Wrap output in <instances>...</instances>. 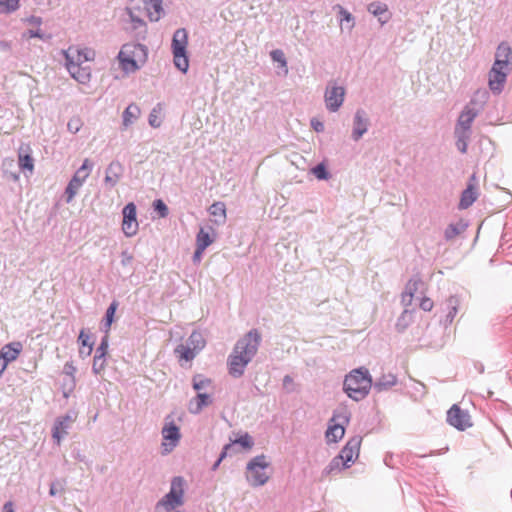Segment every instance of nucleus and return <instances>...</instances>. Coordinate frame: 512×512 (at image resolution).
<instances>
[{
	"instance_id": "f257e3e1",
	"label": "nucleus",
	"mask_w": 512,
	"mask_h": 512,
	"mask_svg": "<svg viewBox=\"0 0 512 512\" xmlns=\"http://www.w3.org/2000/svg\"><path fill=\"white\" fill-rule=\"evenodd\" d=\"M261 334L257 329H251L237 340L227 359L229 374L234 378L244 375L247 365L258 352Z\"/></svg>"
},
{
	"instance_id": "f03ea898",
	"label": "nucleus",
	"mask_w": 512,
	"mask_h": 512,
	"mask_svg": "<svg viewBox=\"0 0 512 512\" xmlns=\"http://www.w3.org/2000/svg\"><path fill=\"white\" fill-rule=\"evenodd\" d=\"M65 66L71 75L79 83L85 84L90 80V70L83 63L94 59V51L88 48L77 49L69 47L63 51Z\"/></svg>"
},
{
	"instance_id": "7ed1b4c3",
	"label": "nucleus",
	"mask_w": 512,
	"mask_h": 512,
	"mask_svg": "<svg viewBox=\"0 0 512 512\" xmlns=\"http://www.w3.org/2000/svg\"><path fill=\"white\" fill-rule=\"evenodd\" d=\"M372 388V378L366 368H358L346 375L343 390L351 399L360 401L364 399Z\"/></svg>"
},
{
	"instance_id": "20e7f679",
	"label": "nucleus",
	"mask_w": 512,
	"mask_h": 512,
	"mask_svg": "<svg viewBox=\"0 0 512 512\" xmlns=\"http://www.w3.org/2000/svg\"><path fill=\"white\" fill-rule=\"evenodd\" d=\"M147 57V48L140 43H126L119 53L118 60L121 69L126 73H132L139 69L138 61H144Z\"/></svg>"
},
{
	"instance_id": "39448f33",
	"label": "nucleus",
	"mask_w": 512,
	"mask_h": 512,
	"mask_svg": "<svg viewBox=\"0 0 512 512\" xmlns=\"http://www.w3.org/2000/svg\"><path fill=\"white\" fill-rule=\"evenodd\" d=\"M186 481L182 476H176L171 480L169 492L156 504V510L170 512L184 505V492Z\"/></svg>"
},
{
	"instance_id": "423d86ee",
	"label": "nucleus",
	"mask_w": 512,
	"mask_h": 512,
	"mask_svg": "<svg viewBox=\"0 0 512 512\" xmlns=\"http://www.w3.org/2000/svg\"><path fill=\"white\" fill-rule=\"evenodd\" d=\"M268 457L264 454L257 455L249 460L246 465L245 477L252 487L264 486L269 481L266 469L270 466Z\"/></svg>"
},
{
	"instance_id": "0eeeda50",
	"label": "nucleus",
	"mask_w": 512,
	"mask_h": 512,
	"mask_svg": "<svg viewBox=\"0 0 512 512\" xmlns=\"http://www.w3.org/2000/svg\"><path fill=\"white\" fill-rule=\"evenodd\" d=\"M188 34L186 29H177L172 38V53L175 67L183 73L189 68V59L187 56Z\"/></svg>"
},
{
	"instance_id": "6e6552de",
	"label": "nucleus",
	"mask_w": 512,
	"mask_h": 512,
	"mask_svg": "<svg viewBox=\"0 0 512 512\" xmlns=\"http://www.w3.org/2000/svg\"><path fill=\"white\" fill-rule=\"evenodd\" d=\"M206 345V341L199 331H193L186 345L180 344L176 347L175 353L179 354L181 359L191 361L195 358L198 352H200Z\"/></svg>"
},
{
	"instance_id": "1a4fd4ad",
	"label": "nucleus",
	"mask_w": 512,
	"mask_h": 512,
	"mask_svg": "<svg viewBox=\"0 0 512 512\" xmlns=\"http://www.w3.org/2000/svg\"><path fill=\"white\" fill-rule=\"evenodd\" d=\"M161 434L163 437V442L161 444L162 454L167 455L179 444L181 439L180 429L173 420H169V417H167Z\"/></svg>"
},
{
	"instance_id": "9d476101",
	"label": "nucleus",
	"mask_w": 512,
	"mask_h": 512,
	"mask_svg": "<svg viewBox=\"0 0 512 512\" xmlns=\"http://www.w3.org/2000/svg\"><path fill=\"white\" fill-rule=\"evenodd\" d=\"M345 99V88L330 82L324 94V101L328 111L337 112L343 105Z\"/></svg>"
},
{
	"instance_id": "9b49d317",
	"label": "nucleus",
	"mask_w": 512,
	"mask_h": 512,
	"mask_svg": "<svg viewBox=\"0 0 512 512\" xmlns=\"http://www.w3.org/2000/svg\"><path fill=\"white\" fill-rule=\"evenodd\" d=\"M447 422L460 431L472 426L471 416L468 411L454 404L447 412Z\"/></svg>"
},
{
	"instance_id": "f8f14e48",
	"label": "nucleus",
	"mask_w": 512,
	"mask_h": 512,
	"mask_svg": "<svg viewBox=\"0 0 512 512\" xmlns=\"http://www.w3.org/2000/svg\"><path fill=\"white\" fill-rule=\"evenodd\" d=\"M122 230L125 236L133 237L137 234L139 224L136 218V205L133 202L126 204L122 210Z\"/></svg>"
},
{
	"instance_id": "ddd939ff",
	"label": "nucleus",
	"mask_w": 512,
	"mask_h": 512,
	"mask_svg": "<svg viewBox=\"0 0 512 512\" xmlns=\"http://www.w3.org/2000/svg\"><path fill=\"white\" fill-rule=\"evenodd\" d=\"M511 70L512 69H510V68L504 69L502 67H497V66L492 65V68L489 71L488 84H489L490 90L494 94L498 95L503 91L504 85L507 80V76Z\"/></svg>"
},
{
	"instance_id": "4468645a",
	"label": "nucleus",
	"mask_w": 512,
	"mask_h": 512,
	"mask_svg": "<svg viewBox=\"0 0 512 512\" xmlns=\"http://www.w3.org/2000/svg\"><path fill=\"white\" fill-rule=\"evenodd\" d=\"M75 415L67 413L66 415L58 417L52 429V437L57 445H60L61 440L68 434L72 423L75 421Z\"/></svg>"
},
{
	"instance_id": "2eb2a0df",
	"label": "nucleus",
	"mask_w": 512,
	"mask_h": 512,
	"mask_svg": "<svg viewBox=\"0 0 512 512\" xmlns=\"http://www.w3.org/2000/svg\"><path fill=\"white\" fill-rule=\"evenodd\" d=\"M370 125V120L367 116V113L363 109L356 110L353 117V127L351 138L357 142L359 141L364 134L367 133Z\"/></svg>"
},
{
	"instance_id": "dca6fc26",
	"label": "nucleus",
	"mask_w": 512,
	"mask_h": 512,
	"mask_svg": "<svg viewBox=\"0 0 512 512\" xmlns=\"http://www.w3.org/2000/svg\"><path fill=\"white\" fill-rule=\"evenodd\" d=\"M493 66L512 69V49L507 42L498 45Z\"/></svg>"
},
{
	"instance_id": "f3484780",
	"label": "nucleus",
	"mask_w": 512,
	"mask_h": 512,
	"mask_svg": "<svg viewBox=\"0 0 512 512\" xmlns=\"http://www.w3.org/2000/svg\"><path fill=\"white\" fill-rule=\"evenodd\" d=\"M362 438L360 436H354L348 440L346 445L342 448L339 456L349 466L354 461V458L358 457Z\"/></svg>"
},
{
	"instance_id": "a211bd4d",
	"label": "nucleus",
	"mask_w": 512,
	"mask_h": 512,
	"mask_svg": "<svg viewBox=\"0 0 512 512\" xmlns=\"http://www.w3.org/2000/svg\"><path fill=\"white\" fill-rule=\"evenodd\" d=\"M93 168V163L89 159H85L82 165L77 169L69 184L77 189L84 184L85 180L90 175Z\"/></svg>"
},
{
	"instance_id": "6ab92c4d",
	"label": "nucleus",
	"mask_w": 512,
	"mask_h": 512,
	"mask_svg": "<svg viewBox=\"0 0 512 512\" xmlns=\"http://www.w3.org/2000/svg\"><path fill=\"white\" fill-rule=\"evenodd\" d=\"M477 114V110L470 106H465V108L462 110L458 118L455 129L471 132V125L474 119L476 118Z\"/></svg>"
},
{
	"instance_id": "aec40b11",
	"label": "nucleus",
	"mask_w": 512,
	"mask_h": 512,
	"mask_svg": "<svg viewBox=\"0 0 512 512\" xmlns=\"http://www.w3.org/2000/svg\"><path fill=\"white\" fill-rule=\"evenodd\" d=\"M123 174V167L119 161H112L106 168L104 182L113 188Z\"/></svg>"
},
{
	"instance_id": "412c9836",
	"label": "nucleus",
	"mask_w": 512,
	"mask_h": 512,
	"mask_svg": "<svg viewBox=\"0 0 512 512\" xmlns=\"http://www.w3.org/2000/svg\"><path fill=\"white\" fill-rule=\"evenodd\" d=\"M213 403L212 395L199 392L189 403V411L192 414H199L203 408Z\"/></svg>"
},
{
	"instance_id": "4be33fe9",
	"label": "nucleus",
	"mask_w": 512,
	"mask_h": 512,
	"mask_svg": "<svg viewBox=\"0 0 512 512\" xmlns=\"http://www.w3.org/2000/svg\"><path fill=\"white\" fill-rule=\"evenodd\" d=\"M23 346L20 342H11L4 345L0 350V358L7 364L17 359Z\"/></svg>"
},
{
	"instance_id": "5701e85b",
	"label": "nucleus",
	"mask_w": 512,
	"mask_h": 512,
	"mask_svg": "<svg viewBox=\"0 0 512 512\" xmlns=\"http://www.w3.org/2000/svg\"><path fill=\"white\" fill-rule=\"evenodd\" d=\"M397 384V377L392 373L383 374L375 382L372 381V388L380 393L387 391Z\"/></svg>"
},
{
	"instance_id": "b1692460",
	"label": "nucleus",
	"mask_w": 512,
	"mask_h": 512,
	"mask_svg": "<svg viewBox=\"0 0 512 512\" xmlns=\"http://www.w3.org/2000/svg\"><path fill=\"white\" fill-rule=\"evenodd\" d=\"M141 110L135 103L129 104L122 114V125L124 128H128L136 122L140 117Z\"/></svg>"
},
{
	"instance_id": "393cba45",
	"label": "nucleus",
	"mask_w": 512,
	"mask_h": 512,
	"mask_svg": "<svg viewBox=\"0 0 512 512\" xmlns=\"http://www.w3.org/2000/svg\"><path fill=\"white\" fill-rule=\"evenodd\" d=\"M215 232L212 227H201L196 235V246L206 249L214 242Z\"/></svg>"
},
{
	"instance_id": "a878e982",
	"label": "nucleus",
	"mask_w": 512,
	"mask_h": 512,
	"mask_svg": "<svg viewBox=\"0 0 512 512\" xmlns=\"http://www.w3.org/2000/svg\"><path fill=\"white\" fill-rule=\"evenodd\" d=\"M368 11L374 16L378 17V20L381 24H385L390 18L387 5L381 2L370 3L368 5Z\"/></svg>"
},
{
	"instance_id": "bb28decb",
	"label": "nucleus",
	"mask_w": 512,
	"mask_h": 512,
	"mask_svg": "<svg viewBox=\"0 0 512 512\" xmlns=\"http://www.w3.org/2000/svg\"><path fill=\"white\" fill-rule=\"evenodd\" d=\"M18 164L19 168L25 172L26 170L29 171L30 174H32L34 170V160L30 154V148L27 147V151L24 152V150L21 148L18 155Z\"/></svg>"
},
{
	"instance_id": "cd10ccee",
	"label": "nucleus",
	"mask_w": 512,
	"mask_h": 512,
	"mask_svg": "<svg viewBox=\"0 0 512 512\" xmlns=\"http://www.w3.org/2000/svg\"><path fill=\"white\" fill-rule=\"evenodd\" d=\"M477 199V191L476 188L472 185H469L461 194L459 208L467 209L470 207Z\"/></svg>"
},
{
	"instance_id": "c85d7f7f",
	"label": "nucleus",
	"mask_w": 512,
	"mask_h": 512,
	"mask_svg": "<svg viewBox=\"0 0 512 512\" xmlns=\"http://www.w3.org/2000/svg\"><path fill=\"white\" fill-rule=\"evenodd\" d=\"M459 304H460V301L457 296H450L446 300V303H445V307L447 310L446 319H445L446 324H451L453 322L455 316L458 313Z\"/></svg>"
},
{
	"instance_id": "c756f323",
	"label": "nucleus",
	"mask_w": 512,
	"mask_h": 512,
	"mask_svg": "<svg viewBox=\"0 0 512 512\" xmlns=\"http://www.w3.org/2000/svg\"><path fill=\"white\" fill-rule=\"evenodd\" d=\"M163 12L162 0H149L147 4V14L150 21H158Z\"/></svg>"
},
{
	"instance_id": "7c9ffc66",
	"label": "nucleus",
	"mask_w": 512,
	"mask_h": 512,
	"mask_svg": "<svg viewBox=\"0 0 512 512\" xmlns=\"http://www.w3.org/2000/svg\"><path fill=\"white\" fill-rule=\"evenodd\" d=\"M344 434V426L342 424H334L328 427L326 431V438L328 442H337L343 438Z\"/></svg>"
},
{
	"instance_id": "2f4dec72",
	"label": "nucleus",
	"mask_w": 512,
	"mask_h": 512,
	"mask_svg": "<svg viewBox=\"0 0 512 512\" xmlns=\"http://www.w3.org/2000/svg\"><path fill=\"white\" fill-rule=\"evenodd\" d=\"M470 136L471 132L455 129L456 147L461 153L467 152L468 141L470 139Z\"/></svg>"
},
{
	"instance_id": "473e14b6",
	"label": "nucleus",
	"mask_w": 512,
	"mask_h": 512,
	"mask_svg": "<svg viewBox=\"0 0 512 512\" xmlns=\"http://www.w3.org/2000/svg\"><path fill=\"white\" fill-rule=\"evenodd\" d=\"M192 386L193 389L199 393L210 388L212 386V380L201 374H197L192 378Z\"/></svg>"
},
{
	"instance_id": "72a5a7b5",
	"label": "nucleus",
	"mask_w": 512,
	"mask_h": 512,
	"mask_svg": "<svg viewBox=\"0 0 512 512\" xmlns=\"http://www.w3.org/2000/svg\"><path fill=\"white\" fill-rule=\"evenodd\" d=\"M348 467L349 465L344 460H342V458L339 455H337L330 461L328 466L325 468L324 472L326 474H331L333 472H339L342 469Z\"/></svg>"
},
{
	"instance_id": "f704fd0d",
	"label": "nucleus",
	"mask_w": 512,
	"mask_h": 512,
	"mask_svg": "<svg viewBox=\"0 0 512 512\" xmlns=\"http://www.w3.org/2000/svg\"><path fill=\"white\" fill-rule=\"evenodd\" d=\"M63 372L66 376L69 377V381L65 383L66 386L69 387V390H73L76 386V379H75V373H76V367L74 366L73 362H66L63 368Z\"/></svg>"
},
{
	"instance_id": "c9c22d12",
	"label": "nucleus",
	"mask_w": 512,
	"mask_h": 512,
	"mask_svg": "<svg viewBox=\"0 0 512 512\" xmlns=\"http://www.w3.org/2000/svg\"><path fill=\"white\" fill-rule=\"evenodd\" d=\"M117 307H118V302L114 300L111 302V304L108 306V308L106 310L105 317H104V324H103V328L106 332L111 327Z\"/></svg>"
},
{
	"instance_id": "e433bc0d",
	"label": "nucleus",
	"mask_w": 512,
	"mask_h": 512,
	"mask_svg": "<svg viewBox=\"0 0 512 512\" xmlns=\"http://www.w3.org/2000/svg\"><path fill=\"white\" fill-rule=\"evenodd\" d=\"M230 444H233V450H235V445H240L243 449L249 450L253 447L254 441L248 433H244L239 438L233 440Z\"/></svg>"
},
{
	"instance_id": "4c0bfd02",
	"label": "nucleus",
	"mask_w": 512,
	"mask_h": 512,
	"mask_svg": "<svg viewBox=\"0 0 512 512\" xmlns=\"http://www.w3.org/2000/svg\"><path fill=\"white\" fill-rule=\"evenodd\" d=\"M90 334L87 333L84 329L80 331L78 336V342L82 347H87V351L85 352V356H89L93 350V342H91Z\"/></svg>"
},
{
	"instance_id": "58836bf2",
	"label": "nucleus",
	"mask_w": 512,
	"mask_h": 512,
	"mask_svg": "<svg viewBox=\"0 0 512 512\" xmlns=\"http://www.w3.org/2000/svg\"><path fill=\"white\" fill-rule=\"evenodd\" d=\"M19 7V0H0V13H12L18 10Z\"/></svg>"
},
{
	"instance_id": "ea45409f",
	"label": "nucleus",
	"mask_w": 512,
	"mask_h": 512,
	"mask_svg": "<svg viewBox=\"0 0 512 512\" xmlns=\"http://www.w3.org/2000/svg\"><path fill=\"white\" fill-rule=\"evenodd\" d=\"M410 321H411V313L408 310H404L396 322L397 331L403 332L408 327Z\"/></svg>"
},
{
	"instance_id": "a19ab883",
	"label": "nucleus",
	"mask_w": 512,
	"mask_h": 512,
	"mask_svg": "<svg viewBox=\"0 0 512 512\" xmlns=\"http://www.w3.org/2000/svg\"><path fill=\"white\" fill-rule=\"evenodd\" d=\"M160 111H161V108L158 105L157 107H154L149 114L148 122H149V125L153 128H158L161 125Z\"/></svg>"
},
{
	"instance_id": "79ce46f5",
	"label": "nucleus",
	"mask_w": 512,
	"mask_h": 512,
	"mask_svg": "<svg viewBox=\"0 0 512 512\" xmlns=\"http://www.w3.org/2000/svg\"><path fill=\"white\" fill-rule=\"evenodd\" d=\"M312 172L313 174L315 175V177L319 180H327L329 178V173L325 167V165L323 163H319L317 164L313 169H312Z\"/></svg>"
},
{
	"instance_id": "37998d69",
	"label": "nucleus",
	"mask_w": 512,
	"mask_h": 512,
	"mask_svg": "<svg viewBox=\"0 0 512 512\" xmlns=\"http://www.w3.org/2000/svg\"><path fill=\"white\" fill-rule=\"evenodd\" d=\"M461 233V228L457 224H449L444 232L446 240H452Z\"/></svg>"
},
{
	"instance_id": "c03bdc74",
	"label": "nucleus",
	"mask_w": 512,
	"mask_h": 512,
	"mask_svg": "<svg viewBox=\"0 0 512 512\" xmlns=\"http://www.w3.org/2000/svg\"><path fill=\"white\" fill-rule=\"evenodd\" d=\"M421 284V280L419 278H411L405 287V292L407 296H414L415 292L418 290V286Z\"/></svg>"
},
{
	"instance_id": "a18cd8bd",
	"label": "nucleus",
	"mask_w": 512,
	"mask_h": 512,
	"mask_svg": "<svg viewBox=\"0 0 512 512\" xmlns=\"http://www.w3.org/2000/svg\"><path fill=\"white\" fill-rule=\"evenodd\" d=\"M153 208L162 218H165L169 213L167 205L161 199L153 202Z\"/></svg>"
},
{
	"instance_id": "49530a36",
	"label": "nucleus",
	"mask_w": 512,
	"mask_h": 512,
	"mask_svg": "<svg viewBox=\"0 0 512 512\" xmlns=\"http://www.w3.org/2000/svg\"><path fill=\"white\" fill-rule=\"evenodd\" d=\"M337 8H338L339 14L341 16V18H340L341 23H343V22L351 23L349 26V29H352L354 26V18L352 16V14L340 5H337Z\"/></svg>"
},
{
	"instance_id": "de8ad7c7",
	"label": "nucleus",
	"mask_w": 512,
	"mask_h": 512,
	"mask_svg": "<svg viewBox=\"0 0 512 512\" xmlns=\"http://www.w3.org/2000/svg\"><path fill=\"white\" fill-rule=\"evenodd\" d=\"M105 367V357L94 355L92 370L95 374H99Z\"/></svg>"
},
{
	"instance_id": "09e8293b",
	"label": "nucleus",
	"mask_w": 512,
	"mask_h": 512,
	"mask_svg": "<svg viewBox=\"0 0 512 512\" xmlns=\"http://www.w3.org/2000/svg\"><path fill=\"white\" fill-rule=\"evenodd\" d=\"M210 213L214 216H220L223 220L226 218V209L223 203H215L210 207Z\"/></svg>"
},
{
	"instance_id": "8fccbe9b",
	"label": "nucleus",
	"mask_w": 512,
	"mask_h": 512,
	"mask_svg": "<svg viewBox=\"0 0 512 512\" xmlns=\"http://www.w3.org/2000/svg\"><path fill=\"white\" fill-rule=\"evenodd\" d=\"M127 14L129 16L130 21L133 23V28L137 29L140 26H144L145 23L143 19L136 15L131 8H127Z\"/></svg>"
},
{
	"instance_id": "3c124183",
	"label": "nucleus",
	"mask_w": 512,
	"mask_h": 512,
	"mask_svg": "<svg viewBox=\"0 0 512 512\" xmlns=\"http://www.w3.org/2000/svg\"><path fill=\"white\" fill-rule=\"evenodd\" d=\"M270 55H271V58L273 61L279 62L283 67H286L287 61L284 57V53L281 50H279V49L273 50L270 53Z\"/></svg>"
},
{
	"instance_id": "603ef678",
	"label": "nucleus",
	"mask_w": 512,
	"mask_h": 512,
	"mask_svg": "<svg viewBox=\"0 0 512 512\" xmlns=\"http://www.w3.org/2000/svg\"><path fill=\"white\" fill-rule=\"evenodd\" d=\"M338 419L341 422L339 424L344 425L345 423L349 422V415L348 412L345 409H342L341 411H336L333 416V420Z\"/></svg>"
},
{
	"instance_id": "864d4df0",
	"label": "nucleus",
	"mask_w": 512,
	"mask_h": 512,
	"mask_svg": "<svg viewBox=\"0 0 512 512\" xmlns=\"http://www.w3.org/2000/svg\"><path fill=\"white\" fill-rule=\"evenodd\" d=\"M233 453H236V450H233V444H226L217 460L222 462L228 455H232Z\"/></svg>"
},
{
	"instance_id": "5fc2aeb1",
	"label": "nucleus",
	"mask_w": 512,
	"mask_h": 512,
	"mask_svg": "<svg viewBox=\"0 0 512 512\" xmlns=\"http://www.w3.org/2000/svg\"><path fill=\"white\" fill-rule=\"evenodd\" d=\"M25 36L28 38H39L41 40H46L48 38L45 35V33H43L40 29H36V30L30 29L25 33Z\"/></svg>"
},
{
	"instance_id": "6e6d98bb",
	"label": "nucleus",
	"mask_w": 512,
	"mask_h": 512,
	"mask_svg": "<svg viewBox=\"0 0 512 512\" xmlns=\"http://www.w3.org/2000/svg\"><path fill=\"white\" fill-rule=\"evenodd\" d=\"M107 348H108V340H107V336L103 337L102 340H101V343L100 345L98 346V348L96 349V355H101V356H104L106 355L107 353Z\"/></svg>"
},
{
	"instance_id": "4d7b16f0",
	"label": "nucleus",
	"mask_w": 512,
	"mask_h": 512,
	"mask_svg": "<svg viewBox=\"0 0 512 512\" xmlns=\"http://www.w3.org/2000/svg\"><path fill=\"white\" fill-rule=\"evenodd\" d=\"M79 189L71 186L69 183L66 187V190H65V195H66V202L67 203H70L73 198L75 197V195L77 194Z\"/></svg>"
},
{
	"instance_id": "13d9d810",
	"label": "nucleus",
	"mask_w": 512,
	"mask_h": 512,
	"mask_svg": "<svg viewBox=\"0 0 512 512\" xmlns=\"http://www.w3.org/2000/svg\"><path fill=\"white\" fill-rule=\"evenodd\" d=\"M133 261V256L128 251H123L121 253V264L122 266L131 265Z\"/></svg>"
},
{
	"instance_id": "bf43d9fd",
	"label": "nucleus",
	"mask_w": 512,
	"mask_h": 512,
	"mask_svg": "<svg viewBox=\"0 0 512 512\" xmlns=\"http://www.w3.org/2000/svg\"><path fill=\"white\" fill-rule=\"evenodd\" d=\"M311 127L317 132L321 133L324 131V123L316 118L311 119Z\"/></svg>"
},
{
	"instance_id": "052dcab7",
	"label": "nucleus",
	"mask_w": 512,
	"mask_h": 512,
	"mask_svg": "<svg viewBox=\"0 0 512 512\" xmlns=\"http://www.w3.org/2000/svg\"><path fill=\"white\" fill-rule=\"evenodd\" d=\"M420 308L424 311H431L433 308V301L430 298H422Z\"/></svg>"
},
{
	"instance_id": "680f3d73",
	"label": "nucleus",
	"mask_w": 512,
	"mask_h": 512,
	"mask_svg": "<svg viewBox=\"0 0 512 512\" xmlns=\"http://www.w3.org/2000/svg\"><path fill=\"white\" fill-rule=\"evenodd\" d=\"M67 128L72 133H77L79 131V120H70L67 124Z\"/></svg>"
},
{
	"instance_id": "e2e57ef3",
	"label": "nucleus",
	"mask_w": 512,
	"mask_h": 512,
	"mask_svg": "<svg viewBox=\"0 0 512 512\" xmlns=\"http://www.w3.org/2000/svg\"><path fill=\"white\" fill-rule=\"evenodd\" d=\"M26 21L30 25L37 26V27H40L41 24H42V18L38 17V16H34V15L30 16L29 18H27Z\"/></svg>"
},
{
	"instance_id": "0e129e2a",
	"label": "nucleus",
	"mask_w": 512,
	"mask_h": 512,
	"mask_svg": "<svg viewBox=\"0 0 512 512\" xmlns=\"http://www.w3.org/2000/svg\"><path fill=\"white\" fill-rule=\"evenodd\" d=\"M205 249H202L201 247L196 246L195 252L193 254V261L195 263H199L202 259V255Z\"/></svg>"
},
{
	"instance_id": "69168bd1",
	"label": "nucleus",
	"mask_w": 512,
	"mask_h": 512,
	"mask_svg": "<svg viewBox=\"0 0 512 512\" xmlns=\"http://www.w3.org/2000/svg\"><path fill=\"white\" fill-rule=\"evenodd\" d=\"M412 299H413V297L407 296V293L405 291L402 293V303L405 306H409L412 303Z\"/></svg>"
},
{
	"instance_id": "338daca9",
	"label": "nucleus",
	"mask_w": 512,
	"mask_h": 512,
	"mask_svg": "<svg viewBox=\"0 0 512 512\" xmlns=\"http://www.w3.org/2000/svg\"><path fill=\"white\" fill-rule=\"evenodd\" d=\"M2 512H15L11 501H8L4 504Z\"/></svg>"
},
{
	"instance_id": "774afa93",
	"label": "nucleus",
	"mask_w": 512,
	"mask_h": 512,
	"mask_svg": "<svg viewBox=\"0 0 512 512\" xmlns=\"http://www.w3.org/2000/svg\"><path fill=\"white\" fill-rule=\"evenodd\" d=\"M290 384H293V378L290 375L284 376V378H283V386L287 387Z\"/></svg>"
}]
</instances>
